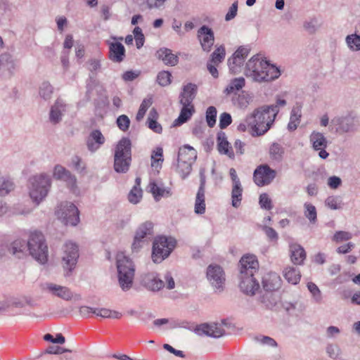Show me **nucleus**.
Segmentation results:
<instances>
[{"mask_svg": "<svg viewBox=\"0 0 360 360\" xmlns=\"http://www.w3.org/2000/svg\"><path fill=\"white\" fill-rule=\"evenodd\" d=\"M245 75L257 82H270L278 78L280 69L258 56H253L246 63Z\"/></svg>", "mask_w": 360, "mask_h": 360, "instance_id": "1", "label": "nucleus"}, {"mask_svg": "<svg viewBox=\"0 0 360 360\" xmlns=\"http://www.w3.org/2000/svg\"><path fill=\"white\" fill-rule=\"evenodd\" d=\"M245 75L257 82H270L278 78L280 69L258 56H253L246 63Z\"/></svg>", "mask_w": 360, "mask_h": 360, "instance_id": "2", "label": "nucleus"}, {"mask_svg": "<svg viewBox=\"0 0 360 360\" xmlns=\"http://www.w3.org/2000/svg\"><path fill=\"white\" fill-rule=\"evenodd\" d=\"M276 116L268 105L255 109L248 116V124L251 126V135L260 136L265 134L274 123Z\"/></svg>", "mask_w": 360, "mask_h": 360, "instance_id": "3", "label": "nucleus"}, {"mask_svg": "<svg viewBox=\"0 0 360 360\" xmlns=\"http://www.w3.org/2000/svg\"><path fill=\"white\" fill-rule=\"evenodd\" d=\"M131 163V142L122 137L117 143L114 151V169L117 173L125 174Z\"/></svg>", "mask_w": 360, "mask_h": 360, "instance_id": "4", "label": "nucleus"}, {"mask_svg": "<svg viewBox=\"0 0 360 360\" xmlns=\"http://www.w3.org/2000/svg\"><path fill=\"white\" fill-rule=\"evenodd\" d=\"M27 243V250L32 257L40 264L48 262L49 251L44 236L38 231H31Z\"/></svg>", "mask_w": 360, "mask_h": 360, "instance_id": "5", "label": "nucleus"}, {"mask_svg": "<svg viewBox=\"0 0 360 360\" xmlns=\"http://www.w3.org/2000/svg\"><path fill=\"white\" fill-rule=\"evenodd\" d=\"M118 282L123 291L129 290L133 284L135 268L133 262L122 253L117 255Z\"/></svg>", "mask_w": 360, "mask_h": 360, "instance_id": "6", "label": "nucleus"}, {"mask_svg": "<svg viewBox=\"0 0 360 360\" xmlns=\"http://www.w3.org/2000/svg\"><path fill=\"white\" fill-rule=\"evenodd\" d=\"M51 184V178L46 174L34 175L30 178L29 195L37 205H39L46 197Z\"/></svg>", "mask_w": 360, "mask_h": 360, "instance_id": "7", "label": "nucleus"}, {"mask_svg": "<svg viewBox=\"0 0 360 360\" xmlns=\"http://www.w3.org/2000/svg\"><path fill=\"white\" fill-rule=\"evenodd\" d=\"M176 241L174 238L158 236L153 245L152 259L155 263H160L169 256L175 248Z\"/></svg>", "mask_w": 360, "mask_h": 360, "instance_id": "8", "label": "nucleus"}, {"mask_svg": "<svg viewBox=\"0 0 360 360\" xmlns=\"http://www.w3.org/2000/svg\"><path fill=\"white\" fill-rule=\"evenodd\" d=\"M79 257L77 245L71 241L67 242L63 246L61 264L65 271V276H70L75 269Z\"/></svg>", "mask_w": 360, "mask_h": 360, "instance_id": "9", "label": "nucleus"}, {"mask_svg": "<svg viewBox=\"0 0 360 360\" xmlns=\"http://www.w3.org/2000/svg\"><path fill=\"white\" fill-rule=\"evenodd\" d=\"M58 218L65 225L77 226L79 222V211L77 206L70 202H63L56 211Z\"/></svg>", "mask_w": 360, "mask_h": 360, "instance_id": "10", "label": "nucleus"}, {"mask_svg": "<svg viewBox=\"0 0 360 360\" xmlns=\"http://www.w3.org/2000/svg\"><path fill=\"white\" fill-rule=\"evenodd\" d=\"M207 278L216 292L224 290L225 273L224 269L217 264H210L207 268Z\"/></svg>", "mask_w": 360, "mask_h": 360, "instance_id": "11", "label": "nucleus"}, {"mask_svg": "<svg viewBox=\"0 0 360 360\" xmlns=\"http://www.w3.org/2000/svg\"><path fill=\"white\" fill-rule=\"evenodd\" d=\"M276 176V170L266 164L259 165L253 172V181L259 187L269 185Z\"/></svg>", "mask_w": 360, "mask_h": 360, "instance_id": "12", "label": "nucleus"}, {"mask_svg": "<svg viewBox=\"0 0 360 360\" xmlns=\"http://www.w3.org/2000/svg\"><path fill=\"white\" fill-rule=\"evenodd\" d=\"M153 233V224L151 221H145L137 229L131 245L133 252H138L143 246L148 236Z\"/></svg>", "mask_w": 360, "mask_h": 360, "instance_id": "13", "label": "nucleus"}, {"mask_svg": "<svg viewBox=\"0 0 360 360\" xmlns=\"http://www.w3.org/2000/svg\"><path fill=\"white\" fill-rule=\"evenodd\" d=\"M197 39L203 51L209 53L212 51L215 38L214 31L208 25H202L197 31Z\"/></svg>", "mask_w": 360, "mask_h": 360, "instance_id": "14", "label": "nucleus"}, {"mask_svg": "<svg viewBox=\"0 0 360 360\" xmlns=\"http://www.w3.org/2000/svg\"><path fill=\"white\" fill-rule=\"evenodd\" d=\"M140 282L146 289L153 292H158L165 287V282L155 271L143 274Z\"/></svg>", "mask_w": 360, "mask_h": 360, "instance_id": "15", "label": "nucleus"}, {"mask_svg": "<svg viewBox=\"0 0 360 360\" xmlns=\"http://www.w3.org/2000/svg\"><path fill=\"white\" fill-rule=\"evenodd\" d=\"M70 108V105L67 103L63 99L58 98L50 108L49 116L50 122L53 124L60 123L63 116L68 112Z\"/></svg>", "mask_w": 360, "mask_h": 360, "instance_id": "16", "label": "nucleus"}, {"mask_svg": "<svg viewBox=\"0 0 360 360\" xmlns=\"http://www.w3.org/2000/svg\"><path fill=\"white\" fill-rule=\"evenodd\" d=\"M239 279L240 290L248 295H254L259 288V284L254 277V275L239 274Z\"/></svg>", "mask_w": 360, "mask_h": 360, "instance_id": "17", "label": "nucleus"}, {"mask_svg": "<svg viewBox=\"0 0 360 360\" xmlns=\"http://www.w3.org/2000/svg\"><path fill=\"white\" fill-rule=\"evenodd\" d=\"M259 269V262L254 255H246L239 262V274L255 275Z\"/></svg>", "mask_w": 360, "mask_h": 360, "instance_id": "18", "label": "nucleus"}, {"mask_svg": "<svg viewBox=\"0 0 360 360\" xmlns=\"http://www.w3.org/2000/svg\"><path fill=\"white\" fill-rule=\"evenodd\" d=\"M197 333L199 335H205L214 338H219L225 334L223 323H202L197 327Z\"/></svg>", "mask_w": 360, "mask_h": 360, "instance_id": "19", "label": "nucleus"}, {"mask_svg": "<svg viewBox=\"0 0 360 360\" xmlns=\"http://www.w3.org/2000/svg\"><path fill=\"white\" fill-rule=\"evenodd\" d=\"M105 142V138L99 129L92 130L86 139L88 150L92 153L96 152Z\"/></svg>", "mask_w": 360, "mask_h": 360, "instance_id": "20", "label": "nucleus"}, {"mask_svg": "<svg viewBox=\"0 0 360 360\" xmlns=\"http://www.w3.org/2000/svg\"><path fill=\"white\" fill-rule=\"evenodd\" d=\"M198 93V86L195 84L189 82L183 86L179 94L180 104L193 105Z\"/></svg>", "mask_w": 360, "mask_h": 360, "instance_id": "21", "label": "nucleus"}, {"mask_svg": "<svg viewBox=\"0 0 360 360\" xmlns=\"http://www.w3.org/2000/svg\"><path fill=\"white\" fill-rule=\"evenodd\" d=\"M205 176L203 173L200 172V184L198 188L195 202V212L198 214H204L205 212Z\"/></svg>", "mask_w": 360, "mask_h": 360, "instance_id": "22", "label": "nucleus"}, {"mask_svg": "<svg viewBox=\"0 0 360 360\" xmlns=\"http://www.w3.org/2000/svg\"><path fill=\"white\" fill-rule=\"evenodd\" d=\"M8 252L18 259L27 256V243L23 239H16L8 245Z\"/></svg>", "mask_w": 360, "mask_h": 360, "instance_id": "23", "label": "nucleus"}, {"mask_svg": "<svg viewBox=\"0 0 360 360\" xmlns=\"http://www.w3.org/2000/svg\"><path fill=\"white\" fill-rule=\"evenodd\" d=\"M148 188L156 202L159 201L162 198H169L172 195L171 188L164 186L162 183L158 184L155 181H150Z\"/></svg>", "mask_w": 360, "mask_h": 360, "instance_id": "24", "label": "nucleus"}, {"mask_svg": "<svg viewBox=\"0 0 360 360\" xmlns=\"http://www.w3.org/2000/svg\"><path fill=\"white\" fill-rule=\"evenodd\" d=\"M217 149L220 154L226 155L231 158H234L232 147L227 140L225 132L220 131L217 135Z\"/></svg>", "mask_w": 360, "mask_h": 360, "instance_id": "25", "label": "nucleus"}, {"mask_svg": "<svg viewBox=\"0 0 360 360\" xmlns=\"http://www.w3.org/2000/svg\"><path fill=\"white\" fill-rule=\"evenodd\" d=\"M125 57V48L120 42L109 43V58L112 62L121 63Z\"/></svg>", "mask_w": 360, "mask_h": 360, "instance_id": "26", "label": "nucleus"}, {"mask_svg": "<svg viewBox=\"0 0 360 360\" xmlns=\"http://www.w3.org/2000/svg\"><path fill=\"white\" fill-rule=\"evenodd\" d=\"M155 56L168 66H175L179 63V57L167 48H160L156 51Z\"/></svg>", "mask_w": 360, "mask_h": 360, "instance_id": "27", "label": "nucleus"}, {"mask_svg": "<svg viewBox=\"0 0 360 360\" xmlns=\"http://www.w3.org/2000/svg\"><path fill=\"white\" fill-rule=\"evenodd\" d=\"M290 259L294 264H302L306 259V252L304 249L298 243H294L290 244Z\"/></svg>", "mask_w": 360, "mask_h": 360, "instance_id": "28", "label": "nucleus"}, {"mask_svg": "<svg viewBox=\"0 0 360 360\" xmlns=\"http://www.w3.org/2000/svg\"><path fill=\"white\" fill-rule=\"evenodd\" d=\"M15 63L13 56L8 52L0 54V70L8 72L10 76L14 74Z\"/></svg>", "mask_w": 360, "mask_h": 360, "instance_id": "29", "label": "nucleus"}, {"mask_svg": "<svg viewBox=\"0 0 360 360\" xmlns=\"http://www.w3.org/2000/svg\"><path fill=\"white\" fill-rule=\"evenodd\" d=\"M182 108L179 117L174 121V126H180L187 122L195 112L193 105L181 104Z\"/></svg>", "mask_w": 360, "mask_h": 360, "instance_id": "30", "label": "nucleus"}, {"mask_svg": "<svg viewBox=\"0 0 360 360\" xmlns=\"http://www.w3.org/2000/svg\"><path fill=\"white\" fill-rule=\"evenodd\" d=\"M54 178L63 180L70 184L75 185L76 184V178L64 167L57 165L53 169Z\"/></svg>", "mask_w": 360, "mask_h": 360, "instance_id": "31", "label": "nucleus"}, {"mask_svg": "<svg viewBox=\"0 0 360 360\" xmlns=\"http://www.w3.org/2000/svg\"><path fill=\"white\" fill-rule=\"evenodd\" d=\"M197 158L196 150L188 145H185L183 147L179 148L177 159L179 161H187L189 162L194 163Z\"/></svg>", "mask_w": 360, "mask_h": 360, "instance_id": "32", "label": "nucleus"}, {"mask_svg": "<svg viewBox=\"0 0 360 360\" xmlns=\"http://www.w3.org/2000/svg\"><path fill=\"white\" fill-rule=\"evenodd\" d=\"M309 141L312 145V148L316 151L328 146L327 139L323 134L319 131H313L309 136Z\"/></svg>", "mask_w": 360, "mask_h": 360, "instance_id": "33", "label": "nucleus"}, {"mask_svg": "<svg viewBox=\"0 0 360 360\" xmlns=\"http://www.w3.org/2000/svg\"><path fill=\"white\" fill-rule=\"evenodd\" d=\"M46 288L54 295L58 296V297H60L63 300H69L72 297L71 291L67 287L58 285L53 283H47Z\"/></svg>", "mask_w": 360, "mask_h": 360, "instance_id": "34", "label": "nucleus"}, {"mask_svg": "<svg viewBox=\"0 0 360 360\" xmlns=\"http://www.w3.org/2000/svg\"><path fill=\"white\" fill-rule=\"evenodd\" d=\"M283 276L289 283L292 285L297 284L301 278L298 269L293 266H287L283 270Z\"/></svg>", "mask_w": 360, "mask_h": 360, "instance_id": "35", "label": "nucleus"}, {"mask_svg": "<svg viewBox=\"0 0 360 360\" xmlns=\"http://www.w3.org/2000/svg\"><path fill=\"white\" fill-rule=\"evenodd\" d=\"M243 188L241 184H232L231 189V205L233 207L238 208L241 205L243 200Z\"/></svg>", "mask_w": 360, "mask_h": 360, "instance_id": "36", "label": "nucleus"}, {"mask_svg": "<svg viewBox=\"0 0 360 360\" xmlns=\"http://www.w3.org/2000/svg\"><path fill=\"white\" fill-rule=\"evenodd\" d=\"M245 84V80L243 77L234 78L230 81V83L224 89V93L226 95L236 93L242 89Z\"/></svg>", "mask_w": 360, "mask_h": 360, "instance_id": "37", "label": "nucleus"}, {"mask_svg": "<svg viewBox=\"0 0 360 360\" xmlns=\"http://www.w3.org/2000/svg\"><path fill=\"white\" fill-rule=\"evenodd\" d=\"M13 181L8 176H0V196L4 197L15 189Z\"/></svg>", "mask_w": 360, "mask_h": 360, "instance_id": "38", "label": "nucleus"}, {"mask_svg": "<svg viewBox=\"0 0 360 360\" xmlns=\"http://www.w3.org/2000/svg\"><path fill=\"white\" fill-rule=\"evenodd\" d=\"M302 117L301 109L300 107H294L290 112V121L288 124V129L290 131H295L300 122Z\"/></svg>", "mask_w": 360, "mask_h": 360, "instance_id": "39", "label": "nucleus"}, {"mask_svg": "<svg viewBox=\"0 0 360 360\" xmlns=\"http://www.w3.org/2000/svg\"><path fill=\"white\" fill-rule=\"evenodd\" d=\"M269 157L276 162H281L285 153L284 148L278 143H273L269 148Z\"/></svg>", "mask_w": 360, "mask_h": 360, "instance_id": "40", "label": "nucleus"}, {"mask_svg": "<svg viewBox=\"0 0 360 360\" xmlns=\"http://www.w3.org/2000/svg\"><path fill=\"white\" fill-rule=\"evenodd\" d=\"M158 118V113L156 110L153 108L150 111L147 123L148 127L149 129H150L153 131L157 133V134H161L162 131V127L161 124L157 122Z\"/></svg>", "mask_w": 360, "mask_h": 360, "instance_id": "41", "label": "nucleus"}, {"mask_svg": "<svg viewBox=\"0 0 360 360\" xmlns=\"http://www.w3.org/2000/svg\"><path fill=\"white\" fill-rule=\"evenodd\" d=\"M94 314L104 319H120L122 316V313L107 308H96L94 310Z\"/></svg>", "mask_w": 360, "mask_h": 360, "instance_id": "42", "label": "nucleus"}, {"mask_svg": "<svg viewBox=\"0 0 360 360\" xmlns=\"http://www.w3.org/2000/svg\"><path fill=\"white\" fill-rule=\"evenodd\" d=\"M337 126V131L341 132H349L352 129L353 124L352 122L347 117H338L333 120Z\"/></svg>", "mask_w": 360, "mask_h": 360, "instance_id": "43", "label": "nucleus"}, {"mask_svg": "<svg viewBox=\"0 0 360 360\" xmlns=\"http://www.w3.org/2000/svg\"><path fill=\"white\" fill-rule=\"evenodd\" d=\"M193 163L187 161H179L176 159V171L182 179L186 178L191 173Z\"/></svg>", "mask_w": 360, "mask_h": 360, "instance_id": "44", "label": "nucleus"}, {"mask_svg": "<svg viewBox=\"0 0 360 360\" xmlns=\"http://www.w3.org/2000/svg\"><path fill=\"white\" fill-rule=\"evenodd\" d=\"M226 50L224 45L217 46L210 55L209 61L216 65L221 63L225 58Z\"/></svg>", "mask_w": 360, "mask_h": 360, "instance_id": "45", "label": "nucleus"}, {"mask_svg": "<svg viewBox=\"0 0 360 360\" xmlns=\"http://www.w3.org/2000/svg\"><path fill=\"white\" fill-rule=\"evenodd\" d=\"M303 27L310 34L316 33L320 27L318 18L311 16L307 18L303 22Z\"/></svg>", "mask_w": 360, "mask_h": 360, "instance_id": "46", "label": "nucleus"}, {"mask_svg": "<svg viewBox=\"0 0 360 360\" xmlns=\"http://www.w3.org/2000/svg\"><path fill=\"white\" fill-rule=\"evenodd\" d=\"M304 214L308 219L311 224H314L317 221V212L314 205L311 203L305 202L304 204Z\"/></svg>", "mask_w": 360, "mask_h": 360, "instance_id": "47", "label": "nucleus"}, {"mask_svg": "<svg viewBox=\"0 0 360 360\" xmlns=\"http://www.w3.org/2000/svg\"><path fill=\"white\" fill-rule=\"evenodd\" d=\"M346 43L352 51H360V35L352 34L346 37Z\"/></svg>", "mask_w": 360, "mask_h": 360, "instance_id": "48", "label": "nucleus"}, {"mask_svg": "<svg viewBox=\"0 0 360 360\" xmlns=\"http://www.w3.org/2000/svg\"><path fill=\"white\" fill-rule=\"evenodd\" d=\"M243 58H238L236 56L232 55L228 59V65L229 70L231 73L236 74L240 71V68L243 65Z\"/></svg>", "mask_w": 360, "mask_h": 360, "instance_id": "49", "label": "nucleus"}, {"mask_svg": "<svg viewBox=\"0 0 360 360\" xmlns=\"http://www.w3.org/2000/svg\"><path fill=\"white\" fill-rule=\"evenodd\" d=\"M326 205L331 210H340L342 207V202L341 198L337 195H331L328 197L325 200Z\"/></svg>", "mask_w": 360, "mask_h": 360, "instance_id": "50", "label": "nucleus"}, {"mask_svg": "<svg viewBox=\"0 0 360 360\" xmlns=\"http://www.w3.org/2000/svg\"><path fill=\"white\" fill-rule=\"evenodd\" d=\"M157 82L161 86H167L172 82V74L169 71H160L157 75Z\"/></svg>", "mask_w": 360, "mask_h": 360, "instance_id": "51", "label": "nucleus"}, {"mask_svg": "<svg viewBox=\"0 0 360 360\" xmlns=\"http://www.w3.org/2000/svg\"><path fill=\"white\" fill-rule=\"evenodd\" d=\"M53 88L50 83L44 82L39 87V95L45 101L49 100L53 94Z\"/></svg>", "mask_w": 360, "mask_h": 360, "instance_id": "52", "label": "nucleus"}, {"mask_svg": "<svg viewBox=\"0 0 360 360\" xmlns=\"http://www.w3.org/2000/svg\"><path fill=\"white\" fill-rule=\"evenodd\" d=\"M152 103L153 101L151 98H146L143 100L136 115V119L137 121H140L143 118L147 110L152 105Z\"/></svg>", "mask_w": 360, "mask_h": 360, "instance_id": "53", "label": "nucleus"}, {"mask_svg": "<svg viewBox=\"0 0 360 360\" xmlns=\"http://www.w3.org/2000/svg\"><path fill=\"white\" fill-rule=\"evenodd\" d=\"M217 111L214 106H210L206 110V122L210 127H213L216 124Z\"/></svg>", "mask_w": 360, "mask_h": 360, "instance_id": "54", "label": "nucleus"}, {"mask_svg": "<svg viewBox=\"0 0 360 360\" xmlns=\"http://www.w3.org/2000/svg\"><path fill=\"white\" fill-rule=\"evenodd\" d=\"M307 288L311 294L314 301L318 304L321 303L322 301V295L319 287L315 283L309 282L307 283Z\"/></svg>", "mask_w": 360, "mask_h": 360, "instance_id": "55", "label": "nucleus"}, {"mask_svg": "<svg viewBox=\"0 0 360 360\" xmlns=\"http://www.w3.org/2000/svg\"><path fill=\"white\" fill-rule=\"evenodd\" d=\"M254 340L262 345H266L271 347H276L278 346L276 341L269 336L258 335L254 338Z\"/></svg>", "mask_w": 360, "mask_h": 360, "instance_id": "56", "label": "nucleus"}, {"mask_svg": "<svg viewBox=\"0 0 360 360\" xmlns=\"http://www.w3.org/2000/svg\"><path fill=\"white\" fill-rule=\"evenodd\" d=\"M142 197V190L141 188L134 186L128 195V200L131 203H138Z\"/></svg>", "mask_w": 360, "mask_h": 360, "instance_id": "57", "label": "nucleus"}, {"mask_svg": "<svg viewBox=\"0 0 360 360\" xmlns=\"http://www.w3.org/2000/svg\"><path fill=\"white\" fill-rule=\"evenodd\" d=\"M116 123L121 131H127L130 126V120L127 115H122L117 118Z\"/></svg>", "mask_w": 360, "mask_h": 360, "instance_id": "58", "label": "nucleus"}, {"mask_svg": "<svg viewBox=\"0 0 360 360\" xmlns=\"http://www.w3.org/2000/svg\"><path fill=\"white\" fill-rule=\"evenodd\" d=\"M262 231L265 233L266 237L271 242L277 243L278 234L272 227L264 225L262 226Z\"/></svg>", "mask_w": 360, "mask_h": 360, "instance_id": "59", "label": "nucleus"}, {"mask_svg": "<svg viewBox=\"0 0 360 360\" xmlns=\"http://www.w3.org/2000/svg\"><path fill=\"white\" fill-rule=\"evenodd\" d=\"M133 34L134 35L137 49H141L143 46L145 41V37L142 30L139 27H136L133 30Z\"/></svg>", "mask_w": 360, "mask_h": 360, "instance_id": "60", "label": "nucleus"}, {"mask_svg": "<svg viewBox=\"0 0 360 360\" xmlns=\"http://www.w3.org/2000/svg\"><path fill=\"white\" fill-rule=\"evenodd\" d=\"M259 203L261 208L270 210L273 208L272 201L267 193H262L259 195Z\"/></svg>", "mask_w": 360, "mask_h": 360, "instance_id": "61", "label": "nucleus"}, {"mask_svg": "<svg viewBox=\"0 0 360 360\" xmlns=\"http://www.w3.org/2000/svg\"><path fill=\"white\" fill-rule=\"evenodd\" d=\"M163 150L162 148H157L151 155V165L153 167H158L160 162H163Z\"/></svg>", "mask_w": 360, "mask_h": 360, "instance_id": "62", "label": "nucleus"}, {"mask_svg": "<svg viewBox=\"0 0 360 360\" xmlns=\"http://www.w3.org/2000/svg\"><path fill=\"white\" fill-rule=\"evenodd\" d=\"M98 82L96 79L93 78L91 76H89V79L86 81V91L85 94V97L87 101H89L91 98V94L95 87L97 86Z\"/></svg>", "mask_w": 360, "mask_h": 360, "instance_id": "63", "label": "nucleus"}, {"mask_svg": "<svg viewBox=\"0 0 360 360\" xmlns=\"http://www.w3.org/2000/svg\"><path fill=\"white\" fill-rule=\"evenodd\" d=\"M71 165L74 169L79 173L84 172L86 169L85 163L83 162L82 158L77 155L72 158Z\"/></svg>", "mask_w": 360, "mask_h": 360, "instance_id": "64", "label": "nucleus"}]
</instances>
